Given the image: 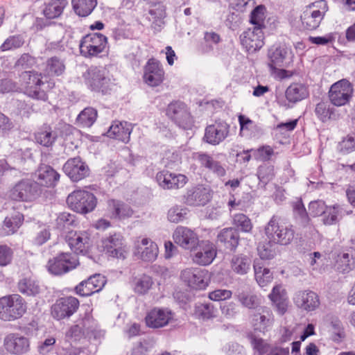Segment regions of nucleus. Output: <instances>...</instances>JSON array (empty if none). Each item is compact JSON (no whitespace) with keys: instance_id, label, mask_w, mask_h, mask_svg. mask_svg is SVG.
Returning a JSON list of instances; mask_svg holds the SVG:
<instances>
[{"instance_id":"f257e3e1","label":"nucleus","mask_w":355,"mask_h":355,"mask_svg":"<svg viewBox=\"0 0 355 355\" xmlns=\"http://www.w3.org/2000/svg\"><path fill=\"white\" fill-rule=\"evenodd\" d=\"M84 78L92 91L102 94H110L114 86L109 71L103 67L91 66L84 74Z\"/></svg>"},{"instance_id":"f03ea898","label":"nucleus","mask_w":355,"mask_h":355,"mask_svg":"<svg viewBox=\"0 0 355 355\" xmlns=\"http://www.w3.org/2000/svg\"><path fill=\"white\" fill-rule=\"evenodd\" d=\"M265 234L268 240L282 245L290 244L295 237L293 225L280 224L279 218L276 216H273L266 225Z\"/></svg>"},{"instance_id":"7ed1b4c3","label":"nucleus","mask_w":355,"mask_h":355,"mask_svg":"<svg viewBox=\"0 0 355 355\" xmlns=\"http://www.w3.org/2000/svg\"><path fill=\"white\" fill-rule=\"evenodd\" d=\"M26 311L25 300L18 294L9 295L0 298V318L4 321L18 319Z\"/></svg>"},{"instance_id":"20e7f679","label":"nucleus","mask_w":355,"mask_h":355,"mask_svg":"<svg viewBox=\"0 0 355 355\" xmlns=\"http://www.w3.org/2000/svg\"><path fill=\"white\" fill-rule=\"evenodd\" d=\"M19 81L24 89V94L28 97L37 101L48 100L47 94L40 87L44 85L41 73L35 71H25L20 74Z\"/></svg>"},{"instance_id":"39448f33","label":"nucleus","mask_w":355,"mask_h":355,"mask_svg":"<svg viewBox=\"0 0 355 355\" xmlns=\"http://www.w3.org/2000/svg\"><path fill=\"white\" fill-rule=\"evenodd\" d=\"M42 193L39 183L24 179L18 182L9 191V198L15 201L31 202L37 198Z\"/></svg>"},{"instance_id":"423d86ee","label":"nucleus","mask_w":355,"mask_h":355,"mask_svg":"<svg viewBox=\"0 0 355 355\" xmlns=\"http://www.w3.org/2000/svg\"><path fill=\"white\" fill-rule=\"evenodd\" d=\"M327 10V2L324 0L306 6L300 15L302 27L308 31L315 30L319 27Z\"/></svg>"},{"instance_id":"0eeeda50","label":"nucleus","mask_w":355,"mask_h":355,"mask_svg":"<svg viewBox=\"0 0 355 355\" xmlns=\"http://www.w3.org/2000/svg\"><path fill=\"white\" fill-rule=\"evenodd\" d=\"M67 202L75 211L80 214H87L95 209L97 199L92 193L83 190H77L68 196Z\"/></svg>"},{"instance_id":"6e6552de","label":"nucleus","mask_w":355,"mask_h":355,"mask_svg":"<svg viewBox=\"0 0 355 355\" xmlns=\"http://www.w3.org/2000/svg\"><path fill=\"white\" fill-rule=\"evenodd\" d=\"M107 44V37L98 33H89L84 36L79 44L80 54L85 58H92L103 52Z\"/></svg>"},{"instance_id":"1a4fd4ad","label":"nucleus","mask_w":355,"mask_h":355,"mask_svg":"<svg viewBox=\"0 0 355 355\" xmlns=\"http://www.w3.org/2000/svg\"><path fill=\"white\" fill-rule=\"evenodd\" d=\"M166 116L178 126L184 129L193 125V118L187 105L182 101H174L169 103L166 110Z\"/></svg>"},{"instance_id":"9d476101","label":"nucleus","mask_w":355,"mask_h":355,"mask_svg":"<svg viewBox=\"0 0 355 355\" xmlns=\"http://www.w3.org/2000/svg\"><path fill=\"white\" fill-rule=\"evenodd\" d=\"M79 264L76 255L69 252H61L51 259L47 264L49 271L55 275H62L73 270Z\"/></svg>"},{"instance_id":"9b49d317","label":"nucleus","mask_w":355,"mask_h":355,"mask_svg":"<svg viewBox=\"0 0 355 355\" xmlns=\"http://www.w3.org/2000/svg\"><path fill=\"white\" fill-rule=\"evenodd\" d=\"M250 324L255 331L265 333L273 326L275 316L267 306H260L250 315Z\"/></svg>"},{"instance_id":"f8f14e48","label":"nucleus","mask_w":355,"mask_h":355,"mask_svg":"<svg viewBox=\"0 0 355 355\" xmlns=\"http://www.w3.org/2000/svg\"><path fill=\"white\" fill-rule=\"evenodd\" d=\"M352 92V84L348 80L343 79L331 85L329 92V98L334 105L342 106L349 101Z\"/></svg>"},{"instance_id":"ddd939ff","label":"nucleus","mask_w":355,"mask_h":355,"mask_svg":"<svg viewBox=\"0 0 355 355\" xmlns=\"http://www.w3.org/2000/svg\"><path fill=\"white\" fill-rule=\"evenodd\" d=\"M79 300L73 296L60 297L51 306V315L57 320L69 318L79 307Z\"/></svg>"},{"instance_id":"4468645a","label":"nucleus","mask_w":355,"mask_h":355,"mask_svg":"<svg viewBox=\"0 0 355 355\" xmlns=\"http://www.w3.org/2000/svg\"><path fill=\"white\" fill-rule=\"evenodd\" d=\"M173 239L175 243L180 248L194 251L197 248L199 237L196 232L191 229L184 226H178L173 233Z\"/></svg>"},{"instance_id":"2eb2a0df","label":"nucleus","mask_w":355,"mask_h":355,"mask_svg":"<svg viewBox=\"0 0 355 355\" xmlns=\"http://www.w3.org/2000/svg\"><path fill=\"white\" fill-rule=\"evenodd\" d=\"M241 45L246 51L252 53L260 50L264 45V34L259 26L248 28L240 35Z\"/></svg>"},{"instance_id":"dca6fc26","label":"nucleus","mask_w":355,"mask_h":355,"mask_svg":"<svg viewBox=\"0 0 355 355\" xmlns=\"http://www.w3.org/2000/svg\"><path fill=\"white\" fill-rule=\"evenodd\" d=\"M64 173L73 182H78L89 175V168L80 157L69 159L63 165Z\"/></svg>"},{"instance_id":"f3484780","label":"nucleus","mask_w":355,"mask_h":355,"mask_svg":"<svg viewBox=\"0 0 355 355\" xmlns=\"http://www.w3.org/2000/svg\"><path fill=\"white\" fill-rule=\"evenodd\" d=\"M3 347L10 354L23 355L30 350V341L18 333H11L5 336Z\"/></svg>"},{"instance_id":"a211bd4d","label":"nucleus","mask_w":355,"mask_h":355,"mask_svg":"<svg viewBox=\"0 0 355 355\" xmlns=\"http://www.w3.org/2000/svg\"><path fill=\"white\" fill-rule=\"evenodd\" d=\"M230 132V125L225 121H216L207 126L203 139L205 142L216 146L224 141Z\"/></svg>"},{"instance_id":"6ab92c4d","label":"nucleus","mask_w":355,"mask_h":355,"mask_svg":"<svg viewBox=\"0 0 355 355\" xmlns=\"http://www.w3.org/2000/svg\"><path fill=\"white\" fill-rule=\"evenodd\" d=\"M194 250L196 252L193 255L192 260L198 265H209L216 256L215 245L208 240L199 241L198 246Z\"/></svg>"},{"instance_id":"aec40b11","label":"nucleus","mask_w":355,"mask_h":355,"mask_svg":"<svg viewBox=\"0 0 355 355\" xmlns=\"http://www.w3.org/2000/svg\"><path fill=\"white\" fill-rule=\"evenodd\" d=\"M164 79V71L159 61L155 58L148 60L144 67V82L151 87L159 85Z\"/></svg>"},{"instance_id":"412c9836","label":"nucleus","mask_w":355,"mask_h":355,"mask_svg":"<svg viewBox=\"0 0 355 355\" xmlns=\"http://www.w3.org/2000/svg\"><path fill=\"white\" fill-rule=\"evenodd\" d=\"M207 271L198 268H186L181 272L182 279L195 289H203L207 286Z\"/></svg>"},{"instance_id":"4be33fe9","label":"nucleus","mask_w":355,"mask_h":355,"mask_svg":"<svg viewBox=\"0 0 355 355\" xmlns=\"http://www.w3.org/2000/svg\"><path fill=\"white\" fill-rule=\"evenodd\" d=\"M105 284L104 277L96 274L81 282L75 287V292L80 296H89L99 292Z\"/></svg>"},{"instance_id":"5701e85b","label":"nucleus","mask_w":355,"mask_h":355,"mask_svg":"<svg viewBox=\"0 0 355 355\" xmlns=\"http://www.w3.org/2000/svg\"><path fill=\"white\" fill-rule=\"evenodd\" d=\"M89 236L86 232H69L66 241L70 249L76 254H86L89 248Z\"/></svg>"},{"instance_id":"b1692460","label":"nucleus","mask_w":355,"mask_h":355,"mask_svg":"<svg viewBox=\"0 0 355 355\" xmlns=\"http://www.w3.org/2000/svg\"><path fill=\"white\" fill-rule=\"evenodd\" d=\"M156 180L164 189H179L187 183V178L182 174H176L164 170L157 173Z\"/></svg>"},{"instance_id":"393cba45","label":"nucleus","mask_w":355,"mask_h":355,"mask_svg":"<svg viewBox=\"0 0 355 355\" xmlns=\"http://www.w3.org/2000/svg\"><path fill=\"white\" fill-rule=\"evenodd\" d=\"M104 249L112 257L118 259H124L126 251L123 245V238L120 234H114L105 238L102 241Z\"/></svg>"},{"instance_id":"a878e982","label":"nucleus","mask_w":355,"mask_h":355,"mask_svg":"<svg viewBox=\"0 0 355 355\" xmlns=\"http://www.w3.org/2000/svg\"><path fill=\"white\" fill-rule=\"evenodd\" d=\"M147 19L150 22V28L155 33H159L165 26L166 8L163 3L155 4L148 10Z\"/></svg>"},{"instance_id":"bb28decb","label":"nucleus","mask_w":355,"mask_h":355,"mask_svg":"<svg viewBox=\"0 0 355 355\" xmlns=\"http://www.w3.org/2000/svg\"><path fill=\"white\" fill-rule=\"evenodd\" d=\"M173 315L171 311L155 308L146 316V323L152 328H160L168 324Z\"/></svg>"},{"instance_id":"cd10ccee","label":"nucleus","mask_w":355,"mask_h":355,"mask_svg":"<svg viewBox=\"0 0 355 355\" xmlns=\"http://www.w3.org/2000/svg\"><path fill=\"white\" fill-rule=\"evenodd\" d=\"M211 198L209 189L199 186L187 191L184 196V202L190 206H204Z\"/></svg>"},{"instance_id":"c85d7f7f","label":"nucleus","mask_w":355,"mask_h":355,"mask_svg":"<svg viewBox=\"0 0 355 355\" xmlns=\"http://www.w3.org/2000/svg\"><path fill=\"white\" fill-rule=\"evenodd\" d=\"M285 96L288 103L296 104L309 96V87L306 83H293L286 88Z\"/></svg>"},{"instance_id":"c756f323","label":"nucleus","mask_w":355,"mask_h":355,"mask_svg":"<svg viewBox=\"0 0 355 355\" xmlns=\"http://www.w3.org/2000/svg\"><path fill=\"white\" fill-rule=\"evenodd\" d=\"M294 302L298 307L307 311L315 310L320 304L318 295L311 291H299Z\"/></svg>"},{"instance_id":"7c9ffc66","label":"nucleus","mask_w":355,"mask_h":355,"mask_svg":"<svg viewBox=\"0 0 355 355\" xmlns=\"http://www.w3.org/2000/svg\"><path fill=\"white\" fill-rule=\"evenodd\" d=\"M197 159L200 165L216 176L221 178L226 175L225 165L204 153H197Z\"/></svg>"},{"instance_id":"2f4dec72","label":"nucleus","mask_w":355,"mask_h":355,"mask_svg":"<svg viewBox=\"0 0 355 355\" xmlns=\"http://www.w3.org/2000/svg\"><path fill=\"white\" fill-rule=\"evenodd\" d=\"M68 5V0H46L43 4L42 12L46 19H58L62 16Z\"/></svg>"},{"instance_id":"473e14b6","label":"nucleus","mask_w":355,"mask_h":355,"mask_svg":"<svg viewBox=\"0 0 355 355\" xmlns=\"http://www.w3.org/2000/svg\"><path fill=\"white\" fill-rule=\"evenodd\" d=\"M288 49L284 44L272 45L268 51V67L275 70L282 67L288 55Z\"/></svg>"},{"instance_id":"72a5a7b5","label":"nucleus","mask_w":355,"mask_h":355,"mask_svg":"<svg viewBox=\"0 0 355 355\" xmlns=\"http://www.w3.org/2000/svg\"><path fill=\"white\" fill-rule=\"evenodd\" d=\"M272 305L275 307L278 314L284 315L288 309V300L286 293L282 286L277 285L273 287L271 293L268 295Z\"/></svg>"},{"instance_id":"f704fd0d","label":"nucleus","mask_w":355,"mask_h":355,"mask_svg":"<svg viewBox=\"0 0 355 355\" xmlns=\"http://www.w3.org/2000/svg\"><path fill=\"white\" fill-rule=\"evenodd\" d=\"M132 128L131 124L127 122L115 121L110 127L107 135L109 137L114 138L124 143H128Z\"/></svg>"},{"instance_id":"c9c22d12","label":"nucleus","mask_w":355,"mask_h":355,"mask_svg":"<svg viewBox=\"0 0 355 355\" xmlns=\"http://www.w3.org/2000/svg\"><path fill=\"white\" fill-rule=\"evenodd\" d=\"M36 176L41 187H53L60 179V174L55 171L51 166L42 164L36 171Z\"/></svg>"},{"instance_id":"e433bc0d","label":"nucleus","mask_w":355,"mask_h":355,"mask_svg":"<svg viewBox=\"0 0 355 355\" xmlns=\"http://www.w3.org/2000/svg\"><path fill=\"white\" fill-rule=\"evenodd\" d=\"M19 293L30 297H35L40 293L39 282L33 276H24L19 279L17 283Z\"/></svg>"},{"instance_id":"4c0bfd02","label":"nucleus","mask_w":355,"mask_h":355,"mask_svg":"<svg viewBox=\"0 0 355 355\" xmlns=\"http://www.w3.org/2000/svg\"><path fill=\"white\" fill-rule=\"evenodd\" d=\"M137 250L141 254V258L145 261H153L158 255L157 245L150 239H142L137 245Z\"/></svg>"},{"instance_id":"58836bf2","label":"nucleus","mask_w":355,"mask_h":355,"mask_svg":"<svg viewBox=\"0 0 355 355\" xmlns=\"http://www.w3.org/2000/svg\"><path fill=\"white\" fill-rule=\"evenodd\" d=\"M217 240L223 243L226 248L235 250L239 245V235L235 228L226 227L218 234Z\"/></svg>"},{"instance_id":"ea45409f","label":"nucleus","mask_w":355,"mask_h":355,"mask_svg":"<svg viewBox=\"0 0 355 355\" xmlns=\"http://www.w3.org/2000/svg\"><path fill=\"white\" fill-rule=\"evenodd\" d=\"M108 210L111 217L116 219L128 218L133 214V211L129 205L116 200L108 201Z\"/></svg>"},{"instance_id":"a19ab883","label":"nucleus","mask_w":355,"mask_h":355,"mask_svg":"<svg viewBox=\"0 0 355 355\" xmlns=\"http://www.w3.org/2000/svg\"><path fill=\"white\" fill-rule=\"evenodd\" d=\"M345 210L340 205L327 206L322 215V222L326 225L336 224L345 216Z\"/></svg>"},{"instance_id":"79ce46f5","label":"nucleus","mask_w":355,"mask_h":355,"mask_svg":"<svg viewBox=\"0 0 355 355\" xmlns=\"http://www.w3.org/2000/svg\"><path fill=\"white\" fill-rule=\"evenodd\" d=\"M57 137V135L48 124H44L35 134L37 143L40 145L49 147L53 145Z\"/></svg>"},{"instance_id":"37998d69","label":"nucleus","mask_w":355,"mask_h":355,"mask_svg":"<svg viewBox=\"0 0 355 355\" xmlns=\"http://www.w3.org/2000/svg\"><path fill=\"white\" fill-rule=\"evenodd\" d=\"M241 304L249 309H257L261 303L260 296L250 291H242L236 295Z\"/></svg>"},{"instance_id":"c03bdc74","label":"nucleus","mask_w":355,"mask_h":355,"mask_svg":"<svg viewBox=\"0 0 355 355\" xmlns=\"http://www.w3.org/2000/svg\"><path fill=\"white\" fill-rule=\"evenodd\" d=\"M74 12L79 17L89 16L97 6V0H71Z\"/></svg>"},{"instance_id":"a18cd8bd","label":"nucleus","mask_w":355,"mask_h":355,"mask_svg":"<svg viewBox=\"0 0 355 355\" xmlns=\"http://www.w3.org/2000/svg\"><path fill=\"white\" fill-rule=\"evenodd\" d=\"M331 103L327 101H322L315 106V114L318 119L323 123L336 118V109Z\"/></svg>"},{"instance_id":"49530a36","label":"nucleus","mask_w":355,"mask_h":355,"mask_svg":"<svg viewBox=\"0 0 355 355\" xmlns=\"http://www.w3.org/2000/svg\"><path fill=\"white\" fill-rule=\"evenodd\" d=\"M194 313L198 319L209 320L217 316L218 310L211 303H199L195 306Z\"/></svg>"},{"instance_id":"de8ad7c7","label":"nucleus","mask_w":355,"mask_h":355,"mask_svg":"<svg viewBox=\"0 0 355 355\" xmlns=\"http://www.w3.org/2000/svg\"><path fill=\"white\" fill-rule=\"evenodd\" d=\"M65 71L64 60L53 56L46 60L45 72L50 76H61Z\"/></svg>"},{"instance_id":"09e8293b","label":"nucleus","mask_w":355,"mask_h":355,"mask_svg":"<svg viewBox=\"0 0 355 355\" xmlns=\"http://www.w3.org/2000/svg\"><path fill=\"white\" fill-rule=\"evenodd\" d=\"M24 220V215L21 213L6 217L3 225L5 234L10 235L15 233L22 225Z\"/></svg>"},{"instance_id":"8fccbe9b","label":"nucleus","mask_w":355,"mask_h":355,"mask_svg":"<svg viewBox=\"0 0 355 355\" xmlns=\"http://www.w3.org/2000/svg\"><path fill=\"white\" fill-rule=\"evenodd\" d=\"M251 266V260L245 255H235L231 261L232 269L239 275L246 274Z\"/></svg>"},{"instance_id":"3c124183","label":"nucleus","mask_w":355,"mask_h":355,"mask_svg":"<svg viewBox=\"0 0 355 355\" xmlns=\"http://www.w3.org/2000/svg\"><path fill=\"white\" fill-rule=\"evenodd\" d=\"M98 112L92 107H85L78 115L77 122L83 128L91 127L96 121Z\"/></svg>"},{"instance_id":"603ef678","label":"nucleus","mask_w":355,"mask_h":355,"mask_svg":"<svg viewBox=\"0 0 355 355\" xmlns=\"http://www.w3.org/2000/svg\"><path fill=\"white\" fill-rule=\"evenodd\" d=\"M253 266L256 281L260 286L263 287L272 281V273L268 268H263L258 261H254Z\"/></svg>"},{"instance_id":"864d4df0","label":"nucleus","mask_w":355,"mask_h":355,"mask_svg":"<svg viewBox=\"0 0 355 355\" xmlns=\"http://www.w3.org/2000/svg\"><path fill=\"white\" fill-rule=\"evenodd\" d=\"M257 175L259 181L266 185L275 176L274 166L270 162H263L257 168Z\"/></svg>"},{"instance_id":"5fc2aeb1","label":"nucleus","mask_w":355,"mask_h":355,"mask_svg":"<svg viewBox=\"0 0 355 355\" xmlns=\"http://www.w3.org/2000/svg\"><path fill=\"white\" fill-rule=\"evenodd\" d=\"M337 269L343 273H347L355 268V254L351 253H343L338 257L337 260Z\"/></svg>"},{"instance_id":"6e6d98bb","label":"nucleus","mask_w":355,"mask_h":355,"mask_svg":"<svg viewBox=\"0 0 355 355\" xmlns=\"http://www.w3.org/2000/svg\"><path fill=\"white\" fill-rule=\"evenodd\" d=\"M257 251L261 259H272L277 254V244L268 240V242L259 243Z\"/></svg>"},{"instance_id":"4d7b16f0","label":"nucleus","mask_w":355,"mask_h":355,"mask_svg":"<svg viewBox=\"0 0 355 355\" xmlns=\"http://www.w3.org/2000/svg\"><path fill=\"white\" fill-rule=\"evenodd\" d=\"M75 223L76 216L67 212L60 214L55 220L56 228L62 232L74 225Z\"/></svg>"},{"instance_id":"13d9d810","label":"nucleus","mask_w":355,"mask_h":355,"mask_svg":"<svg viewBox=\"0 0 355 355\" xmlns=\"http://www.w3.org/2000/svg\"><path fill=\"white\" fill-rule=\"evenodd\" d=\"M153 284L152 278L144 275L135 279L134 291L138 294H145L151 288Z\"/></svg>"},{"instance_id":"bf43d9fd","label":"nucleus","mask_w":355,"mask_h":355,"mask_svg":"<svg viewBox=\"0 0 355 355\" xmlns=\"http://www.w3.org/2000/svg\"><path fill=\"white\" fill-rule=\"evenodd\" d=\"M293 212L296 219L299 220L303 227L309 225L310 218L301 200L295 202L293 205Z\"/></svg>"},{"instance_id":"052dcab7","label":"nucleus","mask_w":355,"mask_h":355,"mask_svg":"<svg viewBox=\"0 0 355 355\" xmlns=\"http://www.w3.org/2000/svg\"><path fill=\"white\" fill-rule=\"evenodd\" d=\"M232 223L243 232H250L252 229L251 220L246 215L241 213L234 215Z\"/></svg>"},{"instance_id":"680f3d73","label":"nucleus","mask_w":355,"mask_h":355,"mask_svg":"<svg viewBox=\"0 0 355 355\" xmlns=\"http://www.w3.org/2000/svg\"><path fill=\"white\" fill-rule=\"evenodd\" d=\"M24 43L23 37L20 35H12L8 37L0 46L1 51L14 50L20 48Z\"/></svg>"},{"instance_id":"e2e57ef3","label":"nucleus","mask_w":355,"mask_h":355,"mask_svg":"<svg viewBox=\"0 0 355 355\" xmlns=\"http://www.w3.org/2000/svg\"><path fill=\"white\" fill-rule=\"evenodd\" d=\"M264 10L265 7L262 5L257 6L251 12L250 17V22L254 25V26H259L263 30L265 28L264 26Z\"/></svg>"},{"instance_id":"0e129e2a","label":"nucleus","mask_w":355,"mask_h":355,"mask_svg":"<svg viewBox=\"0 0 355 355\" xmlns=\"http://www.w3.org/2000/svg\"><path fill=\"white\" fill-rule=\"evenodd\" d=\"M187 214V210L180 206H174L171 207L167 214L168 219L172 223H179L182 221Z\"/></svg>"},{"instance_id":"69168bd1","label":"nucleus","mask_w":355,"mask_h":355,"mask_svg":"<svg viewBox=\"0 0 355 355\" xmlns=\"http://www.w3.org/2000/svg\"><path fill=\"white\" fill-rule=\"evenodd\" d=\"M338 150L343 154H349L355 150V134L349 135L338 144Z\"/></svg>"},{"instance_id":"338daca9","label":"nucleus","mask_w":355,"mask_h":355,"mask_svg":"<svg viewBox=\"0 0 355 355\" xmlns=\"http://www.w3.org/2000/svg\"><path fill=\"white\" fill-rule=\"evenodd\" d=\"M274 154L273 149L270 146H263L252 150V156L257 160L267 161Z\"/></svg>"},{"instance_id":"774afa93","label":"nucleus","mask_w":355,"mask_h":355,"mask_svg":"<svg viewBox=\"0 0 355 355\" xmlns=\"http://www.w3.org/2000/svg\"><path fill=\"white\" fill-rule=\"evenodd\" d=\"M51 238L50 229L48 227H40L36 232L35 236L33 239V243L34 245L40 246L48 241Z\"/></svg>"}]
</instances>
